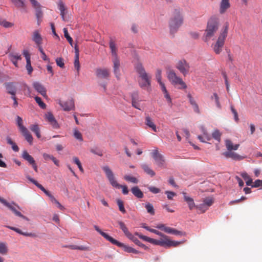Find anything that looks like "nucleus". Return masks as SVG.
Segmentation results:
<instances>
[{
  "label": "nucleus",
  "mask_w": 262,
  "mask_h": 262,
  "mask_svg": "<svg viewBox=\"0 0 262 262\" xmlns=\"http://www.w3.org/2000/svg\"><path fill=\"white\" fill-rule=\"evenodd\" d=\"M135 69L140 78L138 81L139 86L144 90H148L151 86V75L146 72L144 67L140 63H138L136 65Z\"/></svg>",
  "instance_id": "nucleus-1"
},
{
  "label": "nucleus",
  "mask_w": 262,
  "mask_h": 262,
  "mask_svg": "<svg viewBox=\"0 0 262 262\" xmlns=\"http://www.w3.org/2000/svg\"><path fill=\"white\" fill-rule=\"evenodd\" d=\"M219 25L220 20L217 17L213 16L209 19L203 36V40L205 42H208L214 35L219 29Z\"/></svg>",
  "instance_id": "nucleus-2"
},
{
  "label": "nucleus",
  "mask_w": 262,
  "mask_h": 262,
  "mask_svg": "<svg viewBox=\"0 0 262 262\" xmlns=\"http://www.w3.org/2000/svg\"><path fill=\"white\" fill-rule=\"evenodd\" d=\"M95 229L104 238H105L107 241L111 242L112 244L117 246L119 247H121L123 249L124 251L128 252V253H133L135 254H138L139 253V251L136 250V249L133 248L131 247L128 246L127 245H124L123 243H120L115 239L113 238L112 237L110 236L107 233L103 232L98 226L95 225L94 226Z\"/></svg>",
  "instance_id": "nucleus-3"
},
{
  "label": "nucleus",
  "mask_w": 262,
  "mask_h": 262,
  "mask_svg": "<svg viewBox=\"0 0 262 262\" xmlns=\"http://www.w3.org/2000/svg\"><path fill=\"white\" fill-rule=\"evenodd\" d=\"M110 48L111 50V53L112 55V62L113 63V70L114 73L117 79H120V60L117 56V47L116 46V43L113 39H111L110 41Z\"/></svg>",
  "instance_id": "nucleus-4"
},
{
  "label": "nucleus",
  "mask_w": 262,
  "mask_h": 262,
  "mask_svg": "<svg viewBox=\"0 0 262 262\" xmlns=\"http://www.w3.org/2000/svg\"><path fill=\"white\" fill-rule=\"evenodd\" d=\"M102 170L105 172L106 178H107L111 185L115 188H122V193L124 194H127L128 190L126 185H121L118 183L116 180L114 174L111 168L108 166H104L102 167Z\"/></svg>",
  "instance_id": "nucleus-5"
},
{
  "label": "nucleus",
  "mask_w": 262,
  "mask_h": 262,
  "mask_svg": "<svg viewBox=\"0 0 262 262\" xmlns=\"http://www.w3.org/2000/svg\"><path fill=\"white\" fill-rule=\"evenodd\" d=\"M229 25L226 23L221 30L216 42L212 45L214 52L219 54L222 51L225 39L227 36Z\"/></svg>",
  "instance_id": "nucleus-6"
},
{
  "label": "nucleus",
  "mask_w": 262,
  "mask_h": 262,
  "mask_svg": "<svg viewBox=\"0 0 262 262\" xmlns=\"http://www.w3.org/2000/svg\"><path fill=\"white\" fill-rule=\"evenodd\" d=\"M183 23V17L179 10H175L173 17L169 21L170 31L172 34L177 32Z\"/></svg>",
  "instance_id": "nucleus-7"
},
{
  "label": "nucleus",
  "mask_w": 262,
  "mask_h": 262,
  "mask_svg": "<svg viewBox=\"0 0 262 262\" xmlns=\"http://www.w3.org/2000/svg\"><path fill=\"white\" fill-rule=\"evenodd\" d=\"M167 77L171 83L174 86H177L178 89H185L187 88L186 83L181 78L177 75L173 70H170L167 71Z\"/></svg>",
  "instance_id": "nucleus-8"
},
{
  "label": "nucleus",
  "mask_w": 262,
  "mask_h": 262,
  "mask_svg": "<svg viewBox=\"0 0 262 262\" xmlns=\"http://www.w3.org/2000/svg\"><path fill=\"white\" fill-rule=\"evenodd\" d=\"M118 224L120 226V229L124 232V234L130 240H132L136 245L143 248L145 249H147V247L140 242L136 237H135L128 230L127 228L126 227L124 223L121 221L118 222Z\"/></svg>",
  "instance_id": "nucleus-9"
},
{
  "label": "nucleus",
  "mask_w": 262,
  "mask_h": 262,
  "mask_svg": "<svg viewBox=\"0 0 262 262\" xmlns=\"http://www.w3.org/2000/svg\"><path fill=\"white\" fill-rule=\"evenodd\" d=\"M156 78L160 85L161 90L164 94V97L166 99L167 102L171 104L172 101L171 97L167 91L164 83L162 81V71L160 69H157L155 74Z\"/></svg>",
  "instance_id": "nucleus-10"
},
{
  "label": "nucleus",
  "mask_w": 262,
  "mask_h": 262,
  "mask_svg": "<svg viewBox=\"0 0 262 262\" xmlns=\"http://www.w3.org/2000/svg\"><path fill=\"white\" fill-rule=\"evenodd\" d=\"M161 238H160V246L165 248H169L171 247H177L181 244L180 242L170 240L168 236L162 233V235H160Z\"/></svg>",
  "instance_id": "nucleus-11"
},
{
  "label": "nucleus",
  "mask_w": 262,
  "mask_h": 262,
  "mask_svg": "<svg viewBox=\"0 0 262 262\" xmlns=\"http://www.w3.org/2000/svg\"><path fill=\"white\" fill-rule=\"evenodd\" d=\"M152 157L155 160V164L159 167L162 168L165 165V160L163 156L160 154L157 149H155L152 152Z\"/></svg>",
  "instance_id": "nucleus-12"
},
{
  "label": "nucleus",
  "mask_w": 262,
  "mask_h": 262,
  "mask_svg": "<svg viewBox=\"0 0 262 262\" xmlns=\"http://www.w3.org/2000/svg\"><path fill=\"white\" fill-rule=\"evenodd\" d=\"M176 68L184 76H185L189 73L190 66L189 63L183 59L180 60L177 62Z\"/></svg>",
  "instance_id": "nucleus-13"
},
{
  "label": "nucleus",
  "mask_w": 262,
  "mask_h": 262,
  "mask_svg": "<svg viewBox=\"0 0 262 262\" xmlns=\"http://www.w3.org/2000/svg\"><path fill=\"white\" fill-rule=\"evenodd\" d=\"M0 202H1L5 206H7L11 210H12L16 215L19 216V217L23 218V219L28 221V217L23 215L19 211H17L16 209V208L14 206V205L8 203L5 199H4L1 197H0Z\"/></svg>",
  "instance_id": "nucleus-14"
},
{
  "label": "nucleus",
  "mask_w": 262,
  "mask_h": 262,
  "mask_svg": "<svg viewBox=\"0 0 262 262\" xmlns=\"http://www.w3.org/2000/svg\"><path fill=\"white\" fill-rule=\"evenodd\" d=\"M29 1H30L32 6L35 9V15L38 20V23L39 24L40 19H41L43 16V13L41 10V6L36 0Z\"/></svg>",
  "instance_id": "nucleus-15"
},
{
  "label": "nucleus",
  "mask_w": 262,
  "mask_h": 262,
  "mask_svg": "<svg viewBox=\"0 0 262 262\" xmlns=\"http://www.w3.org/2000/svg\"><path fill=\"white\" fill-rule=\"evenodd\" d=\"M157 228L164 231L165 232L167 233L179 235H184L182 232L178 231L171 227H166L164 224H159L157 226Z\"/></svg>",
  "instance_id": "nucleus-16"
},
{
  "label": "nucleus",
  "mask_w": 262,
  "mask_h": 262,
  "mask_svg": "<svg viewBox=\"0 0 262 262\" xmlns=\"http://www.w3.org/2000/svg\"><path fill=\"white\" fill-rule=\"evenodd\" d=\"M27 179L36 186L38 188L42 190L46 195L49 196L51 200H52L53 198H54L49 191L47 190L41 184H39L36 180L31 178L29 176H26Z\"/></svg>",
  "instance_id": "nucleus-17"
},
{
  "label": "nucleus",
  "mask_w": 262,
  "mask_h": 262,
  "mask_svg": "<svg viewBox=\"0 0 262 262\" xmlns=\"http://www.w3.org/2000/svg\"><path fill=\"white\" fill-rule=\"evenodd\" d=\"M46 120L49 122L53 128L58 129L59 128V125L55 119L53 115L51 112H48L45 115Z\"/></svg>",
  "instance_id": "nucleus-18"
},
{
  "label": "nucleus",
  "mask_w": 262,
  "mask_h": 262,
  "mask_svg": "<svg viewBox=\"0 0 262 262\" xmlns=\"http://www.w3.org/2000/svg\"><path fill=\"white\" fill-rule=\"evenodd\" d=\"M59 104L65 111H69L74 108V102L73 99L63 102L59 101Z\"/></svg>",
  "instance_id": "nucleus-19"
},
{
  "label": "nucleus",
  "mask_w": 262,
  "mask_h": 262,
  "mask_svg": "<svg viewBox=\"0 0 262 262\" xmlns=\"http://www.w3.org/2000/svg\"><path fill=\"white\" fill-rule=\"evenodd\" d=\"M140 101L141 100H140L138 98V93H133L132 95V103L133 106L137 109L141 110L142 106L140 104Z\"/></svg>",
  "instance_id": "nucleus-20"
},
{
  "label": "nucleus",
  "mask_w": 262,
  "mask_h": 262,
  "mask_svg": "<svg viewBox=\"0 0 262 262\" xmlns=\"http://www.w3.org/2000/svg\"><path fill=\"white\" fill-rule=\"evenodd\" d=\"M96 74L98 77L107 79L110 76V71L107 69L98 68L96 70Z\"/></svg>",
  "instance_id": "nucleus-21"
},
{
  "label": "nucleus",
  "mask_w": 262,
  "mask_h": 262,
  "mask_svg": "<svg viewBox=\"0 0 262 262\" xmlns=\"http://www.w3.org/2000/svg\"><path fill=\"white\" fill-rule=\"evenodd\" d=\"M230 0H222L220 4L219 12L220 14H224L230 7Z\"/></svg>",
  "instance_id": "nucleus-22"
},
{
  "label": "nucleus",
  "mask_w": 262,
  "mask_h": 262,
  "mask_svg": "<svg viewBox=\"0 0 262 262\" xmlns=\"http://www.w3.org/2000/svg\"><path fill=\"white\" fill-rule=\"evenodd\" d=\"M32 40L37 45L38 48L39 47H41V44L42 43V38L38 30H36L33 32Z\"/></svg>",
  "instance_id": "nucleus-23"
},
{
  "label": "nucleus",
  "mask_w": 262,
  "mask_h": 262,
  "mask_svg": "<svg viewBox=\"0 0 262 262\" xmlns=\"http://www.w3.org/2000/svg\"><path fill=\"white\" fill-rule=\"evenodd\" d=\"M33 86L35 90L40 93L43 97L47 96L46 90L45 87L38 82H35L33 84Z\"/></svg>",
  "instance_id": "nucleus-24"
},
{
  "label": "nucleus",
  "mask_w": 262,
  "mask_h": 262,
  "mask_svg": "<svg viewBox=\"0 0 262 262\" xmlns=\"http://www.w3.org/2000/svg\"><path fill=\"white\" fill-rule=\"evenodd\" d=\"M7 227L12 230L15 231L19 234L23 235L25 236H29L32 237H36L37 235L33 233H28V232H23L21 230L16 227L7 226Z\"/></svg>",
  "instance_id": "nucleus-25"
},
{
  "label": "nucleus",
  "mask_w": 262,
  "mask_h": 262,
  "mask_svg": "<svg viewBox=\"0 0 262 262\" xmlns=\"http://www.w3.org/2000/svg\"><path fill=\"white\" fill-rule=\"evenodd\" d=\"M223 155L226 158H230L235 160H241L243 159L242 156L232 151H226L223 153Z\"/></svg>",
  "instance_id": "nucleus-26"
},
{
  "label": "nucleus",
  "mask_w": 262,
  "mask_h": 262,
  "mask_svg": "<svg viewBox=\"0 0 262 262\" xmlns=\"http://www.w3.org/2000/svg\"><path fill=\"white\" fill-rule=\"evenodd\" d=\"M183 194L184 195V200L188 204L189 209L191 210L194 208H196V205H195L193 199L192 198L187 196L186 192H183Z\"/></svg>",
  "instance_id": "nucleus-27"
},
{
  "label": "nucleus",
  "mask_w": 262,
  "mask_h": 262,
  "mask_svg": "<svg viewBox=\"0 0 262 262\" xmlns=\"http://www.w3.org/2000/svg\"><path fill=\"white\" fill-rule=\"evenodd\" d=\"M225 145L228 150L227 151H232L233 150H236L238 148L239 146V144L234 145L232 141L229 139L225 140Z\"/></svg>",
  "instance_id": "nucleus-28"
},
{
  "label": "nucleus",
  "mask_w": 262,
  "mask_h": 262,
  "mask_svg": "<svg viewBox=\"0 0 262 262\" xmlns=\"http://www.w3.org/2000/svg\"><path fill=\"white\" fill-rule=\"evenodd\" d=\"M21 157L31 165L32 164H34V162H35L34 158L28 154L27 150H24L23 151Z\"/></svg>",
  "instance_id": "nucleus-29"
},
{
  "label": "nucleus",
  "mask_w": 262,
  "mask_h": 262,
  "mask_svg": "<svg viewBox=\"0 0 262 262\" xmlns=\"http://www.w3.org/2000/svg\"><path fill=\"white\" fill-rule=\"evenodd\" d=\"M22 135L24 136L25 139L28 142V143L32 145L33 143V138L29 133L27 128L24 129V130L20 132Z\"/></svg>",
  "instance_id": "nucleus-30"
},
{
  "label": "nucleus",
  "mask_w": 262,
  "mask_h": 262,
  "mask_svg": "<svg viewBox=\"0 0 262 262\" xmlns=\"http://www.w3.org/2000/svg\"><path fill=\"white\" fill-rule=\"evenodd\" d=\"M145 123L147 126L151 128L154 132H157L156 125L149 116H147L145 117Z\"/></svg>",
  "instance_id": "nucleus-31"
},
{
  "label": "nucleus",
  "mask_w": 262,
  "mask_h": 262,
  "mask_svg": "<svg viewBox=\"0 0 262 262\" xmlns=\"http://www.w3.org/2000/svg\"><path fill=\"white\" fill-rule=\"evenodd\" d=\"M5 86L7 89V92L12 95L15 96L16 94V88L13 83L9 82L5 84Z\"/></svg>",
  "instance_id": "nucleus-32"
},
{
  "label": "nucleus",
  "mask_w": 262,
  "mask_h": 262,
  "mask_svg": "<svg viewBox=\"0 0 262 262\" xmlns=\"http://www.w3.org/2000/svg\"><path fill=\"white\" fill-rule=\"evenodd\" d=\"M131 191L133 193V194L137 198L141 199L143 198V193L138 188V186H134L133 188H132Z\"/></svg>",
  "instance_id": "nucleus-33"
},
{
  "label": "nucleus",
  "mask_w": 262,
  "mask_h": 262,
  "mask_svg": "<svg viewBox=\"0 0 262 262\" xmlns=\"http://www.w3.org/2000/svg\"><path fill=\"white\" fill-rule=\"evenodd\" d=\"M9 56L11 61L17 67V61L18 60L21 59V55L17 53H10Z\"/></svg>",
  "instance_id": "nucleus-34"
},
{
  "label": "nucleus",
  "mask_w": 262,
  "mask_h": 262,
  "mask_svg": "<svg viewBox=\"0 0 262 262\" xmlns=\"http://www.w3.org/2000/svg\"><path fill=\"white\" fill-rule=\"evenodd\" d=\"M141 166L144 170V172H146L147 174L150 176L151 177H154L155 176V172L147 164H142Z\"/></svg>",
  "instance_id": "nucleus-35"
},
{
  "label": "nucleus",
  "mask_w": 262,
  "mask_h": 262,
  "mask_svg": "<svg viewBox=\"0 0 262 262\" xmlns=\"http://www.w3.org/2000/svg\"><path fill=\"white\" fill-rule=\"evenodd\" d=\"M8 247L6 243L0 242V254L3 255H7L8 253Z\"/></svg>",
  "instance_id": "nucleus-36"
},
{
  "label": "nucleus",
  "mask_w": 262,
  "mask_h": 262,
  "mask_svg": "<svg viewBox=\"0 0 262 262\" xmlns=\"http://www.w3.org/2000/svg\"><path fill=\"white\" fill-rule=\"evenodd\" d=\"M71 249L79 250L81 251H91V249L90 247L84 246H76V245H70L68 246Z\"/></svg>",
  "instance_id": "nucleus-37"
},
{
  "label": "nucleus",
  "mask_w": 262,
  "mask_h": 262,
  "mask_svg": "<svg viewBox=\"0 0 262 262\" xmlns=\"http://www.w3.org/2000/svg\"><path fill=\"white\" fill-rule=\"evenodd\" d=\"M30 128L33 133L35 134L36 137L38 138H40L41 137L40 129L37 124H33L31 125Z\"/></svg>",
  "instance_id": "nucleus-38"
},
{
  "label": "nucleus",
  "mask_w": 262,
  "mask_h": 262,
  "mask_svg": "<svg viewBox=\"0 0 262 262\" xmlns=\"http://www.w3.org/2000/svg\"><path fill=\"white\" fill-rule=\"evenodd\" d=\"M6 140L7 143L11 145L12 148L14 151L17 152L19 151V148L18 146L12 141L10 137H7Z\"/></svg>",
  "instance_id": "nucleus-39"
},
{
  "label": "nucleus",
  "mask_w": 262,
  "mask_h": 262,
  "mask_svg": "<svg viewBox=\"0 0 262 262\" xmlns=\"http://www.w3.org/2000/svg\"><path fill=\"white\" fill-rule=\"evenodd\" d=\"M200 129L201 130V132L203 134V136L204 137V138L207 141H209L211 140V136L208 133L206 129L205 128L204 126H201L200 127Z\"/></svg>",
  "instance_id": "nucleus-40"
},
{
  "label": "nucleus",
  "mask_w": 262,
  "mask_h": 262,
  "mask_svg": "<svg viewBox=\"0 0 262 262\" xmlns=\"http://www.w3.org/2000/svg\"><path fill=\"white\" fill-rule=\"evenodd\" d=\"M145 207L148 213L152 215L155 214V209L154 208L153 205L149 203H146L145 205Z\"/></svg>",
  "instance_id": "nucleus-41"
},
{
  "label": "nucleus",
  "mask_w": 262,
  "mask_h": 262,
  "mask_svg": "<svg viewBox=\"0 0 262 262\" xmlns=\"http://www.w3.org/2000/svg\"><path fill=\"white\" fill-rule=\"evenodd\" d=\"M14 5L18 8H25L24 2L22 0H11Z\"/></svg>",
  "instance_id": "nucleus-42"
},
{
  "label": "nucleus",
  "mask_w": 262,
  "mask_h": 262,
  "mask_svg": "<svg viewBox=\"0 0 262 262\" xmlns=\"http://www.w3.org/2000/svg\"><path fill=\"white\" fill-rule=\"evenodd\" d=\"M195 208L200 211L199 213H203L208 210V207L203 203V204L196 205Z\"/></svg>",
  "instance_id": "nucleus-43"
},
{
  "label": "nucleus",
  "mask_w": 262,
  "mask_h": 262,
  "mask_svg": "<svg viewBox=\"0 0 262 262\" xmlns=\"http://www.w3.org/2000/svg\"><path fill=\"white\" fill-rule=\"evenodd\" d=\"M211 99H214L217 108L221 109L222 106L220 102L219 97L216 93H213V95L211 96Z\"/></svg>",
  "instance_id": "nucleus-44"
},
{
  "label": "nucleus",
  "mask_w": 262,
  "mask_h": 262,
  "mask_svg": "<svg viewBox=\"0 0 262 262\" xmlns=\"http://www.w3.org/2000/svg\"><path fill=\"white\" fill-rule=\"evenodd\" d=\"M63 31L64 37L66 38L70 45L73 46V39L70 36L68 31V29L66 28H64Z\"/></svg>",
  "instance_id": "nucleus-45"
},
{
  "label": "nucleus",
  "mask_w": 262,
  "mask_h": 262,
  "mask_svg": "<svg viewBox=\"0 0 262 262\" xmlns=\"http://www.w3.org/2000/svg\"><path fill=\"white\" fill-rule=\"evenodd\" d=\"M16 123H17V125H18V127H19V129L20 130V131H22L24 130V129H26L27 128L26 127H25L23 125V119L22 118L19 117V116H17L16 117Z\"/></svg>",
  "instance_id": "nucleus-46"
},
{
  "label": "nucleus",
  "mask_w": 262,
  "mask_h": 262,
  "mask_svg": "<svg viewBox=\"0 0 262 262\" xmlns=\"http://www.w3.org/2000/svg\"><path fill=\"white\" fill-rule=\"evenodd\" d=\"M73 135H74V137L78 140H79L80 141H82L83 140L82 134L79 130H77V128H75L74 129Z\"/></svg>",
  "instance_id": "nucleus-47"
},
{
  "label": "nucleus",
  "mask_w": 262,
  "mask_h": 262,
  "mask_svg": "<svg viewBox=\"0 0 262 262\" xmlns=\"http://www.w3.org/2000/svg\"><path fill=\"white\" fill-rule=\"evenodd\" d=\"M124 179L126 181H127L128 182H132L134 184H137L138 182V180L137 179V178H136L135 177L129 176V175H125L124 177Z\"/></svg>",
  "instance_id": "nucleus-48"
},
{
  "label": "nucleus",
  "mask_w": 262,
  "mask_h": 262,
  "mask_svg": "<svg viewBox=\"0 0 262 262\" xmlns=\"http://www.w3.org/2000/svg\"><path fill=\"white\" fill-rule=\"evenodd\" d=\"M35 100L41 108L45 109L46 108V104L42 101L40 97L36 96L35 97Z\"/></svg>",
  "instance_id": "nucleus-49"
},
{
  "label": "nucleus",
  "mask_w": 262,
  "mask_h": 262,
  "mask_svg": "<svg viewBox=\"0 0 262 262\" xmlns=\"http://www.w3.org/2000/svg\"><path fill=\"white\" fill-rule=\"evenodd\" d=\"M142 227H143V228L145 229L146 230L152 232V233H154L155 234H156L158 235H162V233L161 232H159V231L157 230H155V229H151L150 228V227H149L148 226H146L145 224H143L142 226Z\"/></svg>",
  "instance_id": "nucleus-50"
},
{
  "label": "nucleus",
  "mask_w": 262,
  "mask_h": 262,
  "mask_svg": "<svg viewBox=\"0 0 262 262\" xmlns=\"http://www.w3.org/2000/svg\"><path fill=\"white\" fill-rule=\"evenodd\" d=\"M212 138L219 142L221 140V134L217 129L215 130L212 134Z\"/></svg>",
  "instance_id": "nucleus-51"
},
{
  "label": "nucleus",
  "mask_w": 262,
  "mask_h": 262,
  "mask_svg": "<svg viewBox=\"0 0 262 262\" xmlns=\"http://www.w3.org/2000/svg\"><path fill=\"white\" fill-rule=\"evenodd\" d=\"M117 203L119 207V210L123 213H125L126 210L124 207V204H123V201L120 199H118L117 200Z\"/></svg>",
  "instance_id": "nucleus-52"
},
{
  "label": "nucleus",
  "mask_w": 262,
  "mask_h": 262,
  "mask_svg": "<svg viewBox=\"0 0 262 262\" xmlns=\"http://www.w3.org/2000/svg\"><path fill=\"white\" fill-rule=\"evenodd\" d=\"M73 159L74 163L78 166V167L79 169V170L81 172H83V169L82 168V166L81 165V162H80L79 159L76 157H74Z\"/></svg>",
  "instance_id": "nucleus-53"
},
{
  "label": "nucleus",
  "mask_w": 262,
  "mask_h": 262,
  "mask_svg": "<svg viewBox=\"0 0 262 262\" xmlns=\"http://www.w3.org/2000/svg\"><path fill=\"white\" fill-rule=\"evenodd\" d=\"M0 24L2 26L6 28H11L14 26V24L13 23L7 21L5 20L1 21Z\"/></svg>",
  "instance_id": "nucleus-54"
},
{
  "label": "nucleus",
  "mask_w": 262,
  "mask_h": 262,
  "mask_svg": "<svg viewBox=\"0 0 262 262\" xmlns=\"http://www.w3.org/2000/svg\"><path fill=\"white\" fill-rule=\"evenodd\" d=\"M214 202V200L212 198H207L204 200L203 203L206 205V206L209 208L210 206H211Z\"/></svg>",
  "instance_id": "nucleus-55"
},
{
  "label": "nucleus",
  "mask_w": 262,
  "mask_h": 262,
  "mask_svg": "<svg viewBox=\"0 0 262 262\" xmlns=\"http://www.w3.org/2000/svg\"><path fill=\"white\" fill-rule=\"evenodd\" d=\"M74 67L77 70V72H79V70L80 69V63L79 61V56H75V60H74Z\"/></svg>",
  "instance_id": "nucleus-56"
},
{
  "label": "nucleus",
  "mask_w": 262,
  "mask_h": 262,
  "mask_svg": "<svg viewBox=\"0 0 262 262\" xmlns=\"http://www.w3.org/2000/svg\"><path fill=\"white\" fill-rule=\"evenodd\" d=\"M38 50L41 54V58L45 61H49L41 47H39Z\"/></svg>",
  "instance_id": "nucleus-57"
},
{
  "label": "nucleus",
  "mask_w": 262,
  "mask_h": 262,
  "mask_svg": "<svg viewBox=\"0 0 262 262\" xmlns=\"http://www.w3.org/2000/svg\"><path fill=\"white\" fill-rule=\"evenodd\" d=\"M231 110L232 113L234 115V120L236 122H238L239 120L238 117V114L236 110L234 108L233 106H231Z\"/></svg>",
  "instance_id": "nucleus-58"
},
{
  "label": "nucleus",
  "mask_w": 262,
  "mask_h": 262,
  "mask_svg": "<svg viewBox=\"0 0 262 262\" xmlns=\"http://www.w3.org/2000/svg\"><path fill=\"white\" fill-rule=\"evenodd\" d=\"M56 62L58 66L60 68H63L64 66V63L63 62V59L62 58H57L56 59Z\"/></svg>",
  "instance_id": "nucleus-59"
},
{
  "label": "nucleus",
  "mask_w": 262,
  "mask_h": 262,
  "mask_svg": "<svg viewBox=\"0 0 262 262\" xmlns=\"http://www.w3.org/2000/svg\"><path fill=\"white\" fill-rule=\"evenodd\" d=\"M51 201L53 203L56 204L57 207L59 208L60 210L64 209L63 206H62L61 205V204L55 198H53Z\"/></svg>",
  "instance_id": "nucleus-60"
},
{
  "label": "nucleus",
  "mask_w": 262,
  "mask_h": 262,
  "mask_svg": "<svg viewBox=\"0 0 262 262\" xmlns=\"http://www.w3.org/2000/svg\"><path fill=\"white\" fill-rule=\"evenodd\" d=\"M149 190L153 193L156 194L160 192V189L154 186L148 187Z\"/></svg>",
  "instance_id": "nucleus-61"
},
{
  "label": "nucleus",
  "mask_w": 262,
  "mask_h": 262,
  "mask_svg": "<svg viewBox=\"0 0 262 262\" xmlns=\"http://www.w3.org/2000/svg\"><path fill=\"white\" fill-rule=\"evenodd\" d=\"M136 235H137V236H139V238H140L141 239L145 241H146V242H149V241L150 239V238L149 237H147L146 236H145V235H142L139 233H135Z\"/></svg>",
  "instance_id": "nucleus-62"
},
{
  "label": "nucleus",
  "mask_w": 262,
  "mask_h": 262,
  "mask_svg": "<svg viewBox=\"0 0 262 262\" xmlns=\"http://www.w3.org/2000/svg\"><path fill=\"white\" fill-rule=\"evenodd\" d=\"M165 193L169 200H172L173 197L176 195V193L172 191H166Z\"/></svg>",
  "instance_id": "nucleus-63"
},
{
  "label": "nucleus",
  "mask_w": 262,
  "mask_h": 262,
  "mask_svg": "<svg viewBox=\"0 0 262 262\" xmlns=\"http://www.w3.org/2000/svg\"><path fill=\"white\" fill-rule=\"evenodd\" d=\"M261 186H262V180H256L252 185V187H258Z\"/></svg>",
  "instance_id": "nucleus-64"
}]
</instances>
